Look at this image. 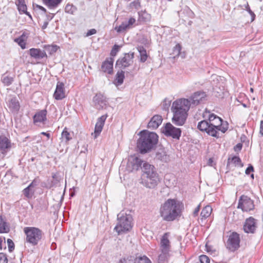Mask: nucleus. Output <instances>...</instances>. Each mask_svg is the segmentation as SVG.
Returning <instances> with one entry per match:
<instances>
[{"instance_id":"0e129e2a","label":"nucleus","mask_w":263,"mask_h":263,"mask_svg":"<svg viewBox=\"0 0 263 263\" xmlns=\"http://www.w3.org/2000/svg\"><path fill=\"white\" fill-rule=\"evenodd\" d=\"M48 23H49V22H48V21H45V22H44V24H43V25L42 27V28L43 29H46V28L47 27V26H48Z\"/></svg>"},{"instance_id":"423d86ee","label":"nucleus","mask_w":263,"mask_h":263,"mask_svg":"<svg viewBox=\"0 0 263 263\" xmlns=\"http://www.w3.org/2000/svg\"><path fill=\"white\" fill-rule=\"evenodd\" d=\"M118 223L114 230H130L134 225L133 217L130 214L120 212L117 215Z\"/></svg>"},{"instance_id":"a878e982","label":"nucleus","mask_w":263,"mask_h":263,"mask_svg":"<svg viewBox=\"0 0 263 263\" xmlns=\"http://www.w3.org/2000/svg\"><path fill=\"white\" fill-rule=\"evenodd\" d=\"M145 162L138 157L133 158L130 164L132 166V171H138L140 168L142 170L144 163Z\"/></svg>"},{"instance_id":"393cba45","label":"nucleus","mask_w":263,"mask_h":263,"mask_svg":"<svg viewBox=\"0 0 263 263\" xmlns=\"http://www.w3.org/2000/svg\"><path fill=\"white\" fill-rule=\"evenodd\" d=\"M15 4L20 14H25L30 18H32L31 14L27 11V7L25 0H16Z\"/></svg>"},{"instance_id":"603ef678","label":"nucleus","mask_w":263,"mask_h":263,"mask_svg":"<svg viewBox=\"0 0 263 263\" xmlns=\"http://www.w3.org/2000/svg\"><path fill=\"white\" fill-rule=\"evenodd\" d=\"M247 11L251 16V21H253L255 18V14L250 9L249 5H247V7H246Z\"/></svg>"},{"instance_id":"a19ab883","label":"nucleus","mask_w":263,"mask_h":263,"mask_svg":"<svg viewBox=\"0 0 263 263\" xmlns=\"http://www.w3.org/2000/svg\"><path fill=\"white\" fill-rule=\"evenodd\" d=\"M62 138L65 140V142H68L71 138L70 137V133L66 130L65 128L62 133Z\"/></svg>"},{"instance_id":"49530a36","label":"nucleus","mask_w":263,"mask_h":263,"mask_svg":"<svg viewBox=\"0 0 263 263\" xmlns=\"http://www.w3.org/2000/svg\"><path fill=\"white\" fill-rule=\"evenodd\" d=\"M7 242L8 245V250L10 252H12L15 247V245L13 241L11 239H7Z\"/></svg>"},{"instance_id":"5701e85b","label":"nucleus","mask_w":263,"mask_h":263,"mask_svg":"<svg viewBox=\"0 0 263 263\" xmlns=\"http://www.w3.org/2000/svg\"><path fill=\"white\" fill-rule=\"evenodd\" d=\"M162 121V118L160 115H156L154 116L147 124V127L149 128L155 129L157 128L161 124Z\"/></svg>"},{"instance_id":"864d4df0","label":"nucleus","mask_w":263,"mask_h":263,"mask_svg":"<svg viewBox=\"0 0 263 263\" xmlns=\"http://www.w3.org/2000/svg\"><path fill=\"white\" fill-rule=\"evenodd\" d=\"M106 118H107V115H103L98 119L97 122L102 123V124L104 125V123L106 119Z\"/></svg>"},{"instance_id":"412c9836","label":"nucleus","mask_w":263,"mask_h":263,"mask_svg":"<svg viewBox=\"0 0 263 263\" xmlns=\"http://www.w3.org/2000/svg\"><path fill=\"white\" fill-rule=\"evenodd\" d=\"M257 228V220L253 217H249L245 220L243 230H255Z\"/></svg>"},{"instance_id":"c756f323","label":"nucleus","mask_w":263,"mask_h":263,"mask_svg":"<svg viewBox=\"0 0 263 263\" xmlns=\"http://www.w3.org/2000/svg\"><path fill=\"white\" fill-rule=\"evenodd\" d=\"M212 211V209L210 205H206L203 208L200 214L201 222L211 215Z\"/></svg>"},{"instance_id":"f8f14e48","label":"nucleus","mask_w":263,"mask_h":263,"mask_svg":"<svg viewBox=\"0 0 263 263\" xmlns=\"http://www.w3.org/2000/svg\"><path fill=\"white\" fill-rule=\"evenodd\" d=\"M26 235V241L32 246L37 244L42 237V231H25Z\"/></svg>"},{"instance_id":"9d476101","label":"nucleus","mask_w":263,"mask_h":263,"mask_svg":"<svg viewBox=\"0 0 263 263\" xmlns=\"http://www.w3.org/2000/svg\"><path fill=\"white\" fill-rule=\"evenodd\" d=\"M134 58V52L125 53L124 57L119 58L116 61L115 67L119 68L121 70L124 69L133 64Z\"/></svg>"},{"instance_id":"e433bc0d","label":"nucleus","mask_w":263,"mask_h":263,"mask_svg":"<svg viewBox=\"0 0 263 263\" xmlns=\"http://www.w3.org/2000/svg\"><path fill=\"white\" fill-rule=\"evenodd\" d=\"M77 11V8L72 4H67L65 8V11L66 13L74 14Z\"/></svg>"},{"instance_id":"7ed1b4c3","label":"nucleus","mask_w":263,"mask_h":263,"mask_svg":"<svg viewBox=\"0 0 263 263\" xmlns=\"http://www.w3.org/2000/svg\"><path fill=\"white\" fill-rule=\"evenodd\" d=\"M140 136L137 142V147L141 154L148 153L155 149L158 142L159 137L154 132L147 130L140 132Z\"/></svg>"},{"instance_id":"c9c22d12","label":"nucleus","mask_w":263,"mask_h":263,"mask_svg":"<svg viewBox=\"0 0 263 263\" xmlns=\"http://www.w3.org/2000/svg\"><path fill=\"white\" fill-rule=\"evenodd\" d=\"M25 35L24 33L21 35L17 38L14 39V42L17 43L22 49H24L26 48V43L25 42Z\"/></svg>"},{"instance_id":"1a4fd4ad","label":"nucleus","mask_w":263,"mask_h":263,"mask_svg":"<svg viewBox=\"0 0 263 263\" xmlns=\"http://www.w3.org/2000/svg\"><path fill=\"white\" fill-rule=\"evenodd\" d=\"M161 131L166 136L176 139H179L181 135V129L174 127L171 123H166Z\"/></svg>"},{"instance_id":"de8ad7c7","label":"nucleus","mask_w":263,"mask_h":263,"mask_svg":"<svg viewBox=\"0 0 263 263\" xmlns=\"http://www.w3.org/2000/svg\"><path fill=\"white\" fill-rule=\"evenodd\" d=\"M200 263H210L209 258L205 255H202L199 257Z\"/></svg>"},{"instance_id":"f3484780","label":"nucleus","mask_w":263,"mask_h":263,"mask_svg":"<svg viewBox=\"0 0 263 263\" xmlns=\"http://www.w3.org/2000/svg\"><path fill=\"white\" fill-rule=\"evenodd\" d=\"M114 58L109 57L106 59L101 65V70L108 74H111L113 73Z\"/></svg>"},{"instance_id":"0eeeda50","label":"nucleus","mask_w":263,"mask_h":263,"mask_svg":"<svg viewBox=\"0 0 263 263\" xmlns=\"http://www.w3.org/2000/svg\"><path fill=\"white\" fill-rule=\"evenodd\" d=\"M240 236L235 231H233L228 237L225 243L226 248L231 252L237 250L240 247Z\"/></svg>"},{"instance_id":"aec40b11","label":"nucleus","mask_w":263,"mask_h":263,"mask_svg":"<svg viewBox=\"0 0 263 263\" xmlns=\"http://www.w3.org/2000/svg\"><path fill=\"white\" fill-rule=\"evenodd\" d=\"M29 55L36 60H41L44 58H47V54L45 50H42L39 48H31L29 50Z\"/></svg>"},{"instance_id":"4be33fe9","label":"nucleus","mask_w":263,"mask_h":263,"mask_svg":"<svg viewBox=\"0 0 263 263\" xmlns=\"http://www.w3.org/2000/svg\"><path fill=\"white\" fill-rule=\"evenodd\" d=\"M136 20L133 17H130L128 22H122V24L115 28V30L118 33L122 32L127 29H129L135 23Z\"/></svg>"},{"instance_id":"f03ea898","label":"nucleus","mask_w":263,"mask_h":263,"mask_svg":"<svg viewBox=\"0 0 263 263\" xmlns=\"http://www.w3.org/2000/svg\"><path fill=\"white\" fill-rule=\"evenodd\" d=\"M183 204L175 199H167L160 209V215L163 219L172 221L181 216Z\"/></svg>"},{"instance_id":"6e6d98bb","label":"nucleus","mask_w":263,"mask_h":263,"mask_svg":"<svg viewBox=\"0 0 263 263\" xmlns=\"http://www.w3.org/2000/svg\"><path fill=\"white\" fill-rule=\"evenodd\" d=\"M39 183V180L35 178L32 181V182L28 186H30V187H33V186L37 185Z\"/></svg>"},{"instance_id":"58836bf2","label":"nucleus","mask_w":263,"mask_h":263,"mask_svg":"<svg viewBox=\"0 0 263 263\" xmlns=\"http://www.w3.org/2000/svg\"><path fill=\"white\" fill-rule=\"evenodd\" d=\"M104 125L97 122L95 128V138H96L101 133Z\"/></svg>"},{"instance_id":"052dcab7","label":"nucleus","mask_w":263,"mask_h":263,"mask_svg":"<svg viewBox=\"0 0 263 263\" xmlns=\"http://www.w3.org/2000/svg\"><path fill=\"white\" fill-rule=\"evenodd\" d=\"M242 144L241 143H238L234 146V151H240L242 148Z\"/></svg>"},{"instance_id":"774afa93","label":"nucleus","mask_w":263,"mask_h":263,"mask_svg":"<svg viewBox=\"0 0 263 263\" xmlns=\"http://www.w3.org/2000/svg\"><path fill=\"white\" fill-rule=\"evenodd\" d=\"M260 133L263 135V121L260 122Z\"/></svg>"},{"instance_id":"4468645a","label":"nucleus","mask_w":263,"mask_h":263,"mask_svg":"<svg viewBox=\"0 0 263 263\" xmlns=\"http://www.w3.org/2000/svg\"><path fill=\"white\" fill-rule=\"evenodd\" d=\"M93 102L96 108L102 109L106 105V98L102 93H97L93 98Z\"/></svg>"},{"instance_id":"72a5a7b5","label":"nucleus","mask_w":263,"mask_h":263,"mask_svg":"<svg viewBox=\"0 0 263 263\" xmlns=\"http://www.w3.org/2000/svg\"><path fill=\"white\" fill-rule=\"evenodd\" d=\"M125 72L123 70L118 71L116 75L115 81L116 84L118 85H120L123 84L124 79L125 78L124 76Z\"/></svg>"},{"instance_id":"37998d69","label":"nucleus","mask_w":263,"mask_h":263,"mask_svg":"<svg viewBox=\"0 0 263 263\" xmlns=\"http://www.w3.org/2000/svg\"><path fill=\"white\" fill-rule=\"evenodd\" d=\"M62 197L61 199V200L58 203H55L53 204L52 206V209L53 210L52 212H53L54 214H55L58 213V211L60 210L61 206L62 205Z\"/></svg>"},{"instance_id":"680f3d73","label":"nucleus","mask_w":263,"mask_h":263,"mask_svg":"<svg viewBox=\"0 0 263 263\" xmlns=\"http://www.w3.org/2000/svg\"><path fill=\"white\" fill-rule=\"evenodd\" d=\"M36 7H37L39 9H40V10L42 11L44 13H46V12H47V10H46V9L44 7H43V6L37 5H36Z\"/></svg>"},{"instance_id":"a18cd8bd","label":"nucleus","mask_w":263,"mask_h":263,"mask_svg":"<svg viewBox=\"0 0 263 263\" xmlns=\"http://www.w3.org/2000/svg\"><path fill=\"white\" fill-rule=\"evenodd\" d=\"M181 50V46L179 44H177L173 48V54L176 56H179L180 54Z\"/></svg>"},{"instance_id":"2f4dec72","label":"nucleus","mask_w":263,"mask_h":263,"mask_svg":"<svg viewBox=\"0 0 263 263\" xmlns=\"http://www.w3.org/2000/svg\"><path fill=\"white\" fill-rule=\"evenodd\" d=\"M137 49L140 56V62L144 63L147 60L148 57L146 49L142 46H138Z\"/></svg>"},{"instance_id":"cd10ccee","label":"nucleus","mask_w":263,"mask_h":263,"mask_svg":"<svg viewBox=\"0 0 263 263\" xmlns=\"http://www.w3.org/2000/svg\"><path fill=\"white\" fill-rule=\"evenodd\" d=\"M42 1L49 9H52L58 7L62 0H42Z\"/></svg>"},{"instance_id":"473e14b6","label":"nucleus","mask_w":263,"mask_h":263,"mask_svg":"<svg viewBox=\"0 0 263 263\" xmlns=\"http://www.w3.org/2000/svg\"><path fill=\"white\" fill-rule=\"evenodd\" d=\"M52 180L49 183V188L57 185L61 179V177L58 173H52Z\"/></svg>"},{"instance_id":"bb28decb","label":"nucleus","mask_w":263,"mask_h":263,"mask_svg":"<svg viewBox=\"0 0 263 263\" xmlns=\"http://www.w3.org/2000/svg\"><path fill=\"white\" fill-rule=\"evenodd\" d=\"M9 107L12 111H17L20 109V103L16 97H12L9 100Z\"/></svg>"},{"instance_id":"c03bdc74","label":"nucleus","mask_w":263,"mask_h":263,"mask_svg":"<svg viewBox=\"0 0 263 263\" xmlns=\"http://www.w3.org/2000/svg\"><path fill=\"white\" fill-rule=\"evenodd\" d=\"M120 48V46L117 44H115L112 48V49L110 51V56L115 57L117 53L119 51Z\"/></svg>"},{"instance_id":"e2e57ef3","label":"nucleus","mask_w":263,"mask_h":263,"mask_svg":"<svg viewBox=\"0 0 263 263\" xmlns=\"http://www.w3.org/2000/svg\"><path fill=\"white\" fill-rule=\"evenodd\" d=\"M23 230L26 231V230H40L38 228H36L34 227H25Z\"/></svg>"},{"instance_id":"2eb2a0df","label":"nucleus","mask_w":263,"mask_h":263,"mask_svg":"<svg viewBox=\"0 0 263 263\" xmlns=\"http://www.w3.org/2000/svg\"><path fill=\"white\" fill-rule=\"evenodd\" d=\"M170 233L166 232L163 234L160 239V251H171V242L169 240Z\"/></svg>"},{"instance_id":"8fccbe9b","label":"nucleus","mask_w":263,"mask_h":263,"mask_svg":"<svg viewBox=\"0 0 263 263\" xmlns=\"http://www.w3.org/2000/svg\"><path fill=\"white\" fill-rule=\"evenodd\" d=\"M30 187L28 186L27 187L24 189L23 193L25 196L26 197L29 198L31 197V195L30 194Z\"/></svg>"},{"instance_id":"3c124183","label":"nucleus","mask_w":263,"mask_h":263,"mask_svg":"<svg viewBox=\"0 0 263 263\" xmlns=\"http://www.w3.org/2000/svg\"><path fill=\"white\" fill-rule=\"evenodd\" d=\"M130 5L132 6L135 7L137 9H138L141 6L139 0H136L133 1Z\"/></svg>"},{"instance_id":"69168bd1","label":"nucleus","mask_w":263,"mask_h":263,"mask_svg":"<svg viewBox=\"0 0 263 263\" xmlns=\"http://www.w3.org/2000/svg\"><path fill=\"white\" fill-rule=\"evenodd\" d=\"M54 14H52L51 15H47V21L49 22V21H51L53 18Z\"/></svg>"},{"instance_id":"9b49d317","label":"nucleus","mask_w":263,"mask_h":263,"mask_svg":"<svg viewBox=\"0 0 263 263\" xmlns=\"http://www.w3.org/2000/svg\"><path fill=\"white\" fill-rule=\"evenodd\" d=\"M119 263H152L148 258L145 256H128L121 259Z\"/></svg>"},{"instance_id":"09e8293b","label":"nucleus","mask_w":263,"mask_h":263,"mask_svg":"<svg viewBox=\"0 0 263 263\" xmlns=\"http://www.w3.org/2000/svg\"><path fill=\"white\" fill-rule=\"evenodd\" d=\"M0 263H8L7 256L4 253H0Z\"/></svg>"},{"instance_id":"6e6552de","label":"nucleus","mask_w":263,"mask_h":263,"mask_svg":"<svg viewBox=\"0 0 263 263\" xmlns=\"http://www.w3.org/2000/svg\"><path fill=\"white\" fill-rule=\"evenodd\" d=\"M254 208V202L251 198L245 195L239 197L237 209H241L243 212H248L253 211Z\"/></svg>"},{"instance_id":"f704fd0d","label":"nucleus","mask_w":263,"mask_h":263,"mask_svg":"<svg viewBox=\"0 0 263 263\" xmlns=\"http://www.w3.org/2000/svg\"><path fill=\"white\" fill-rule=\"evenodd\" d=\"M1 80L5 86H9L14 81V77L4 74L2 77Z\"/></svg>"},{"instance_id":"79ce46f5","label":"nucleus","mask_w":263,"mask_h":263,"mask_svg":"<svg viewBox=\"0 0 263 263\" xmlns=\"http://www.w3.org/2000/svg\"><path fill=\"white\" fill-rule=\"evenodd\" d=\"M171 101L165 99L162 104V109L165 111H168L171 105Z\"/></svg>"},{"instance_id":"bf43d9fd","label":"nucleus","mask_w":263,"mask_h":263,"mask_svg":"<svg viewBox=\"0 0 263 263\" xmlns=\"http://www.w3.org/2000/svg\"><path fill=\"white\" fill-rule=\"evenodd\" d=\"M200 205H198L196 208L194 210V212H193V215L194 217H196L198 215V212L200 210Z\"/></svg>"},{"instance_id":"4c0bfd02","label":"nucleus","mask_w":263,"mask_h":263,"mask_svg":"<svg viewBox=\"0 0 263 263\" xmlns=\"http://www.w3.org/2000/svg\"><path fill=\"white\" fill-rule=\"evenodd\" d=\"M45 50L50 54H52L56 52L59 47L56 45H47L45 46Z\"/></svg>"},{"instance_id":"b1692460","label":"nucleus","mask_w":263,"mask_h":263,"mask_svg":"<svg viewBox=\"0 0 263 263\" xmlns=\"http://www.w3.org/2000/svg\"><path fill=\"white\" fill-rule=\"evenodd\" d=\"M11 146L10 141L5 136H0V151L6 153Z\"/></svg>"},{"instance_id":"f257e3e1","label":"nucleus","mask_w":263,"mask_h":263,"mask_svg":"<svg viewBox=\"0 0 263 263\" xmlns=\"http://www.w3.org/2000/svg\"><path fill=\"white\" fill-rule=\"evenodd\" d=\"M197 128L209 136L219 138V132L226 133L228 129V123L227 122L224 123L220 117L212 113L209 115L208 120H203L198 123Z\"/></svg>"},{"instance_id":"13d9d810","label":"nucleus","mask_w":263,"mask_h":263,"mask_svg":"<svg viewBox=\"0 0 263 263\" xmlns=\"http://www.w3.org/2000/svg\"><path fill=\"white\" fill-rule=\"evenodd\" d=\"M96 32H97V31L95 29H91L87 31V33H86V36H90L91 35L96 34Z\"/></svg>"},{"instance_id":"dca6fc26","label":"nucleus","mask_w":263,"mask_h":263,"mask_svg":"<svg viewBox=\"0 0 263 263\" xmlns=\"http://www.w3.org/2000/svg\"><path fill=\"white\" fill-rule=\"evenodd\" d=\"M206 97L205 92L203 91H198L194 92L189 99L190 104L194 105H198L200 101H202Z\"/></svg>"},{"instance_id":"4d7b16f0","label":"nucleus","mask_w":263,"mask_h":263,"mask_svg":"<svg viewBox=\"0 0 263 263\" xmlns=\"http://www.w3.org/2000/svg\"><path fill=\"white\" fill-rule=\"evenodd\" d=\"M206 250L208 252H211L212 253L213 252H215V250L213 249V247L211 246H209L208 243L205 245Z\"/></svg>"},{"instance_id":"7c9ffc66","label":"nucleus","mask_w":263,"mask_h":263,"mask_svg":"<svg viewBox=\"0 0 263 263\" xmlns=\"http://www.w3.org/2000/svg\"><path fill=\"white\" fill-rule=\"evenodd\" d=\"M231 163H233L235 166H239L242 167L243 164L241 162L240 158L238 156H234L232 158H229L227 162V167L230 166Z\"/></svg>"},{"instance_id":"c85d7f7f","label":"nucleus","mask_w":263,"mask_h":263,"mask_svg":"<svg viewBox=\"0 0 263 263\" xmlns=\"http://www.w3.org/2000/svg\"><path fill=\"white\" fill-rule=\"evenodd\" d=\"M161 253L158 256V263H167L170 254L169 251H160Z\"/></svg>"},{"instance_id":"5fc2aeb1","label":"nucleus","mask_w":263,"mask_h":263,"mask_svg":"<svg viewBox=\"0 0 263 263\" xmlns=\"http://www.w3.org/2000/svg\"><path fill=\"white\" fill-rule=\"evenodd\" d=\"M254 172V167L251 164H249L245 171V173L247 175H249L251 172Z\"/></svg>"},{"instance_id":"39448f33","label":"nucleus","mask_w":263,"mask_h":263,"mask_svg":"<svg viewBox=\"0 0 263 263\" xmlns=\"http://www.w3.org/2000/svg\"><path fill=\"white\" fill-rule=\"evenodd\" d=\"M160 182V176L155 166L148 162L144 163L141 183L146 188L155 189Z\"/></svg>"},{"instance_id":"ddd939ff","label":"nucleus","mask_w":263,"mask_h":263,"mask_svg":"<svg viewBox=\"0 0 263 263\" xmlns=\"http://www.w3.org/2000/svg\"><path fill=\"white\" fill-rule=\"evenodd\" d=\"M154 159L161 162L167 163L170 160V155L167 154L165 148L160 147L156 151Z\"/></svg>"},{"instance_id":"338daca9","label":"nucleus","mask_w":263,"mask_h":263,"mask_svg":"<svg viewBox=\"0 0 263 263\" xmlns=\"http://www.w3.org/2000/svg\"><path fill=\"white\" fill-rule=\"evenodd\" d=\"M41 134L43 135L46 136L48 139H49L50 137V134L48 133L43 132H42Z\"/></svg>"},{"instance_id":"a211bd4d","label":"nucleus","mask_w":263,"mask_h":263,"mask_svg":"<svg viewBox=\"0 0 263 263\" xmlns=\"http://www.w3.org/2000/svg\"><path fill=\"white\" fill-rule=\"evenodd\" d=\"M46 109H43L37 111L33 117V122L35 124L37 123H42L43 124L47 121Z\"/></svg>"},{"instance_id":"6ab92c4d","label":"nucleus","mask_w":263,"mask_h":263,"mask_svg":"<svg viewBox=\"0 0 263 263\" xmlns=\"http://www.w3.org/2000/svg\"><path fill=\"white\" fill-rule=\"evenodd\" d=\"M54 98L57 100H60L65 97L64 85L63 83L58 82L53 94Z\"/></svg>"},{"instance_id":"ea45409f","label":"nucleus","mask_w":263,"mask_h":263,"mask_svg":"<svg viewBox=\"0 0 263 263\" xmlns=\"http://www.w3.org/2000/svg\"><path fill=\"white\" fill-rule=\"evenodd\" d=\"M7 229L9 230L7 222L0 216V230H6Z\"/></svg>"},{"instance_id":"20e7f679","label":"nucleus","mask_w":263,"mask_h":263,"mask_svg":"<svg viewBox=\"0 0 263 263\" xmlns=\"http://www.w3.org/2000/svg\"><path fill=\"white\" fill-rule=\"evenodd\" d=\"M190 106L187 99H180L173 103L171 110L173 113V123L177 126H182L185 123Z\"/></svg>"}]
</instances>
